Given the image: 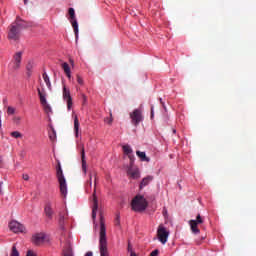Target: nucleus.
Here are the masks:
<instances>
[{"label": "nucleus", "mask_w": 256, "mask_h": 256, "mask_svg": "<svg viewBox=\"0 0 256 256\" xmlns=\"http://www.w3.org/2000/svg\"><path fill=\"white\" fill-rule=\"evenodd\" d=\"M34 26L35 24L33 22H27L21 19V17L17 16L15 21L12 22L8 27V39L10 41H19V39H21V31Z\"/></svg>", "instance_id": "1"}, {"label": "nucleus", "mask_w": 256, "mask_h": 256, "mask_svg": "<svg viewBox=\"0 0 256 256\" xmlns=\"http://www.w3.org/2000/svg\"><path fill=\"white\" fill-rule=\"evenodd\" d=\"M100 256H109L107 249V230L105 228V219L103 214H100V238H99Z\"/></svg>", "instance_id": "2"}, {"label": "nucleus", "mask_w": 256, "mask_h": 256, "mask_svg": "<svg viewBox=\"0 0 256 256\" xmlns=\"http://www.w3.org/2000/svg\"><path fill=\"white\" fill-rule=\"evenodd\" d=\"M132 211L136 213H143L147 207H149V202L141 194L136 195L131 201Z\"/></svg>", "instance_id": "3"}, {"label": "nucleus", "mask_w": 256, "mask_h": 256, "mask_svg": "<svg viewBox=\"0 0 256 256\" xmlns=\"http://www.w3.org/2000/svg\"><path fill=\"white\" fill-rule=\"evenodd\" d=\"M128 179L137 180L141 179V170L135 165V156H130V164L125 166Z\"/></svg>", "instance_id": "4"}, {"label": "nucleus", "mask_w": 256, "mask_h": 256, "mask_svg": "<svg viewBox=\"0 0 256 256\" xmlns=\"http://www.w3.org/2000/svg\"><path fill=\"white\" fill-rule=\"evenodd\" d=\"M56 177L60 185V192L67 193V180H65V175L63 174V168H61V162H57L56 166Z\"/></svg>", "instance_id": "5"}, {"label": "nucleus", "mask_w": 256, "mask_h": 256, "mask_svg": "<svg viewBox=\"0 0 256 256\" xmlns=\"http://www.w3.org/2000/svg\"><path fill=\"white\" fill-rule=\"evenodd\" d=\"M69 21L73 27L75 37H79V23H77V18L75 16V9L69 8L68 9Z\"/></svg>", "instance_id": "6"}, {"label": "nucleus", "mask_w": 256, "mask_h": 256, "mask_svg": "<svg viewBox=\"0 0 256 256\" xmlns=\"http://www.w3.org/2000/svg\"><path fill=\"white\" fill-rule=\"evenodd\" d=\"M130 119L132 125L137 127L139 123L143 122V112L140 109H135L133 112L130 113Z\"/></svg>", "instance_id": "7"}, {"label": "nucleus", "mask_w": 256, "mask_h": 256, "mask_svg": "<svg viewBox=\"0 0 256 256\" xmlns=\"http://www.w3.org/2000/svg\"><path fill=\"white\" fill-rule=\"evenodd\" d=\"M203 223V218L201 217V214H198L196 217V220H190L189 225L192 233L194 235H199L201 233V230L197 227V225H201Z\"/></svg>", "instance_id": "8"}, {"label": "nucleus", "mask_w": 256, "mask_h": 256, "mask_svg": "<svg viewBox=\"0 0 256 256\" xmlns=\"http://www.w3.org/2000/svg\"><path fill=\"white\" fill-rule=\"evenodd\" d=\"M157 237L160 243H162V245H165V243H167V239H169V231H167V229L164 228L163 225H159L157 229Z\"/></svg>", "instance_id": "9"}, {"label": "nucleus", "mask_w": 256, "mask_h": 256, "mask_svg": "<svg viewBox=\"0 0 256 256\" xmlns=\"http://www.w3.org/2000/svg\"><path fill=\"white\" fill-rule=\"evenodd\" d=\"M62 95H63V99L67 103V109H68V111H70L71 107H73V98L71 97V91L65 85L63 86Z\"/></svg>", "instance_id": "10"}, {"label": "nucleus", "mask_w": 256, "mask_h": 256, "mask_svg": "<svg viewBox=\"0 0 256 256\" xmlns=\"http://www.w3.org/2000/svg\"><path fill=\"white\" fill-rule=\"evenodd\" d=\"M9 229L13 231V233H25V226L15 220L9 223Z\"/></svg>", "instance_id": "11"}, {"label": "nucleus", "mask_w": 256, "mask_h": 256, "mask_svg": "<svg viewBox=\"0 0 256 256\" xmlns=\"http://www.w3.org/2000/svg\"><path fill=\"white\" fill-rule=\"evenodd\" d=\"M22 57H23V53L22 52H17L14 55L13 61L10 64L13 71H17L18 69L21 68V59H22Z\"/></svg>", "instance_id": "12"}, {"label": "nucleus", "mask_w": 256, "mask_h": 256, "mask_svg": "<svg viewBox=\"0 0 256 256\" xmlns=\"http://www.w3.org/2000/svg\"><path fill=\"white\" fill-rule=\"evenodd\" d=\"M93 208H92V219L95 221L97 217V210L99 209V200L97 199V194L92 195L91 197Z\"/></svg>", "instance_id": "13"}, {"label": "nucleus", "mask_w": 256, "mask_h": 256, "mask_svg": "<svg viewBox=\"0 0 256 256\" xmlns=\"http://www.w3.org/2000/svg\"><path fill=\"white\" fill-rule=\"evenodd\" d=\"M33 243L34 245H43L45 243V234L38 233L33 236Z\"/></svg>", "instance_id": "14"}, {"label": "nucleus", "mask_w": 256, "mask_h": 256, "mask_svg": "<svg viewBox=\"0 0 256 256\" xmlns=\"http://www.w3.org/2000/svg\"><path fill=\"white\" fill-rule=\"evenodd\" d=\"M81 161H82V171L87 173V160H85V146L82 145L81 148Z\"/></svg>", "instance_id": "15"}, {"label": "nucleus", "mask_w": 256, "mask_h": 256, "mask_svg": "<svg viewBox=\"0 0 256 256\" xmlns=\"http://www.w3.org/2000/svg\"><path fill=\"white\" fill-rule=\"evenodd\" d=\"M66 219H67V210H63L59 214V225H60L61 229H64Z\"/></svg>", "instance_id": "16"}, {"label": "nucleus", "mask_w": 256, "mask_h": 256, "mask_svg": "<svg viewBox=\"0 0 256 256\" xmlns=\"http://www.w3.org/2000/svg\"><path fill=\"white\" fill-rule=\"evenodd\" d=\"M122 149H123L124 155H127V156H128V159L131 160V157H135V155L132 154V153H133V149L131 148V146H129V145H124V146L122 147Z\"/></svg>", "instance_id": "17"}, {"label": "nucleus", "mask_w": 256, "mask_h": 256, "mask_svg": "<svg viewBox=\"0 0 256 256\" xmlns=\"http://www.w3.org/2000/svg\"><path fill=\"white\" fill-rule=\"evenodd\" d=\"M151 181H153V176H146L142 179V181L140 182V189H143L144 187H147V185H149V183H151Z\"/></svg>", "instance_id": "18"}, {"label": "nucleus", "mask_w": 256, "mask_h": 256, "mask_svg": "<svg viewBox=\"0 0 256 256\" xmlns=\"http://www.w3.org/2000/svg\"><path fill=\"white\" fill-rule=\"evenodd\" d=\"M35 67V62L33 61H29L26 65V74L28 77H31V75L33 74V69Z\"/></svg>", "instance_id": "19"}, {"label": "nucleus", "mask_w": 256, "mask_h": 256, "mask_svg": "<svg viewBox=\"0 0 256 256\" xmlns=\"http://www.w3.org/2000/svg\"><path fill=\"white\" fill-rule=\"evenodd\" d=\"M44 212L46 217L49 219H53V208L51 207V204H47L44 208Z\"/></svg>", "instance_id": "20"}, {"label": "nucleus", "mask_w": 256, "mask_h": 256, "mask_svg": "<svg viewBox=\"0 0 256 256\" xmlns=\"http://www.w3.org/2000/svg\"><path fill=\"white\" fill-rule=\"evenodd\" d=\"M74 117V132L76 137H79V118L76 114H73Z\"/></svg>", "instance_id": "21"}, {"label": "nucleus", "mask_w": 256, "mask_h": 256, "mask_svg": "<svg viewBox=\"0 0 256 256\" xmlns=\"http://www.w3.org/2000/svg\"><path fill=\"white\" fill-rule=\"evenodd\" d=\"M62 69L64 70V73L68 77V79H71V68L69 67V64L67 62H64L62 64Z\"/></svg>", "instance_id": "22"}, {"label": "nucleus", "mask_w": 256, "mask_h": 256, "mask_svg": "<svg viewBox=\"0 0 256 256\" xmlns=\"http://www.w3.org/2000/svg\"><path fill=\"white\" fill-rule=\"evenodd\" d=\"M37 91H38V95L40 97L41 105H45V103H47V98L45 97V92L43 90L41 91L40 88H38Z\"/></svg>", "instance_id": "23"}, {"label": "nucleus", "mask_w": 256, "mask_h": 256, "mask_svg": "<svg viewBox=\"0 0 256 256\" xmlns=\"http://www.w3.org/2000/svg\"><path fill=\"white\" fill-rule=\"evenodd\" d=\"M136 155H137V157H139V159L141 161H146V163H149L150 159L147 157L145 152L136 151Z\"/></svg>", "instance_id": "24"}, {"label": "nucleus", "mask_w": 256, "mask_h": 256, "mask_svg": "<svg viewBox=\"0 0 256 256\" xmlns=\"http://www.w3.org/2000/svg\"><path fill=\"white\" fill-rule=\"evenodd\" d=\"M42 77H43L44 82L46 83V86L48 87L49 91H51V89H52L51 80L49 79V75H47V72H44L42 74Z\"/></svg>", "instance_id": "25"}, {"label": "nucleus", "mask_w": 256, "mask_h": 256, "mask_svg": "<svg viewBox=\"0 0 256 256\" xmlns=\"http://www.w3.org/2000/svg\"><path fill=\"white\" fill-rule=\"evenodd\" d=\"M10 135L11 137H14V139H21V137H23V134L19 131H13Z\"/></svg>", "instance_id": "26"}, {"label": "nucleus", "mask_w": 256, "mask_h": 256, "mask_svg": "<svg viewBox=\"0 0 256 256\" xmlns=\"http://www.w3.org/2000/svg\"><path fill=\"white\" fill-rule=\"evenodd\" d=\"M10 256H20L19 255V250H17V246H15V244L12 246Z\"/></svg>", "instance_id": "27"}, {"label": "nucleus", "mask_w": 256, "mask_h": 256, "mask_svg": "<svg viewBox=\"0 0 256 256\" xmlns=\"http://www.w3.org/2000/svg\"><path fill=\"white\" fill-rule=\"evenodd\" d=\"M49 139L52 141H55V139H57V133L55 132V129H52V131L49 132Z\"/></svg>", "instance_id": "28"}, {"label": "nucleus", "mask_w": 256, "mask_h": 256, "mask_svg": "<svg viewBox=\"0 0 256 256\" xmlns=\"http://www.w3.org/2000/svg\"><path fill=\"white\" fill-rule=\"evenodd\" d=\"M42 107L45 113H51V106L47 102L45 104H42Z\"/></svg>", "instance_id": "29"}, {"label": "nucleus", "mask_w": 256, "mask_h": 256, "mask_svg": "<svg viewBox=\"0 0 256 256\" xmlns=\"http://www.w3.org/2000/svg\"><path fill=\"white\" fill-rule=\"evenodd\" d=\"M105 123L111 125L113 123V114L110 112V118H105Z\"/></svg>", "instance_id": "30"}, {"label": "nucleus", "mask_w": 256, "mask_h": 256, "mask_svg": "<svg viewBox=\"0 0 256 256\" xmlns=\"http://www.w3.org/2000/svg\"><path fill=\"white\" fill-rule=\"evenodd\" d=\"M7 113H8V115H15V108L9 106L7 108Z\"/></svg>", "instance_id": "31"}, {"label": "nucleus", "mask_w": 256, "mask_h": 256, "mask_svg": "<svg viewBox=\"0 0 256 256\" xmlns=\"http://www.w3.org/2000/svg\"><path fill=\"white\" fill-rule=\"evenodd\" d=\"M115 225L119 227L121 225V216L117 215L115 219Z\"/></svg>", "instance_id": "32"}, {"label": "nucleus", "mask_w": 256, "mask_h": 256, "mask_svg": "<svg viewBox=\"0 0 256 256\" xmlns=\"http://www.w3.org/2000/svg\"><path fill=\"white\" fill-rule=\"evenodd\" d=\"M77 83L79 85H83V78H81V76L77 75Z\"/></svg>", "instance_id": "33"}, {"label": "nucleus", "mask_w": 256, "mask_h": 256, "mask_svg": "<svg viewBox=\"0 0 256 256\" xmlns=\"http://www.w3.org/2000/svg\"><path fill=\"white\" fill-rule=\"evenodd\" d=\"M150 255H151V256H157V255H159V250L156 249V250L152 251Z\"/></svg>", "instance_id": "34"}, {"label": "nucleus", "mask_w": 256, "mask_h": 256, "mask_svg": "<svg viewBox=\"0 0 256 256\" xmlns=\"http://www.w3.org/2000/svg\"><path fill=\"white\" fill-rule=\"evenodd\" d=\"M22 178L24 181H29V174H23Z\"/></svg>", "instance_id": "35"}, {"label": "nucleus", "mask_w": 256, "mask_h": 256, "mask_svg": "<svg viewBox=\"0 0 256 256\" xmlns=\"http://www.w3.org/2000/svg\"><path fill=\"white\" fill-rule=\"evenodd\" d=\"M85 256H93V252L89 251L85 254Z\"/></svg>", "instance_id": "36"}, {"label": "nucleus", "mask_w": 256, "mask_h": 256, "mask_svg": "<svg viewBox=\"0 0 256 256\" xmlns=\"http://www.w3.org/2000/svg\"><path fill=\"white\" fill-rule=\"evenodd\" d=\"M128 251H130V255H131V252L133 251L131 250V244H128Z\"/></svg>", "instance_id": "37"}, {"label": "nucleus", "mask_w": 256, "mask_h": 256, "mask_svg": "<svg viewBox=\"0 0 256 256\" xmlns=\"http://www.w3.org/2000/svg\"><path fill=\"white\" fill-rule=\"evenodd\" d=\"M84 101H87V96H85V94L82 95Z\"/></svg>", "instance_id": "38"}, {"label": "nucleus", "mask_w": 256, "mask_h": 256, "mask_svg": "<svg viewBox=\"0 0 256 256\" xmlns=\"http://www.w3.org/2000/svg\"><path fill=\"white\" fill-rule=\"evenodd\" d=\"M154 113H153V106L151 107V117H153Z\"/></svg>", "instance_id": "39"}, {"label": "nucleus", "mask_w": 256, "mask_h": 256, "mask_svg": "<svg viewBox=\"0 0 256 256\" xmlns=\"http://www.w3.org/2000/svg\"><path fill=\"white\" fill-rule=\"evenodd\" d=\"M94 179H95V181H97V174L96 173H94Z\"/></svg>", "instance_id": "40"}, {"label": "nucleus", "mask_w": 256, "mask_h": 256, "mask_svg": "<svg viewBox=\"0 0 256 256\" xmlns=\"http://www.w3.org/2000/svg\"><path fill=\"white\" fill-rule=\"evenodd\" d=\"M27 1H29V0H24L25 5H27Z\"/></svg>", "instance_id": "41"}, {"label": "nucleus", "mask_w": 256, "mask_h": 256, "mask_svg": "<svg viewBox=\"0 0 256 256\" xmlns=\"http://www.w3.org/2000/svg\"><path fill=\"white\" fill-rule=\"evenodd\" d=\"M64 256H71V254H65Z\"/></svg>", "instance_id": "42"}, {"label": "nucleus", "mask_w": 256, "mask_h": 256, "mask_svg": "<svg viewBox=\"0 0 256 256\" xmlns=\"http://www.w3.org/2000/svg\"><path fill=\"white\" fill-rule=\"evenodd\" d=\"M67 197V194H64V198Z\"/></svg>", "instance_id": "43"}, {"label": "nucleus", "mask_w": 256, "mask_h": 256, "mask_svg": "<svg viewBox=\"0 0 256 256\" xmlns=\"http://www.w3.org/2000/svg\"><path fill=\"white\" fill-rule=\"evenodd\" d=\"M1 161H2V158L0 157V163H1Z\"/></svg>", "instance_id": "44"}, {"label": "nucleus", "mask_w": 256, "mask_h": 256, "mask_svg": "<svg viewBox=\"0 0 256 256\" xmlns=\"http://www.w3.org/2000/svg\"><path fill=\"white\" fill-rule=\"evenodd\" d=\"M0 193H1V184H0Z\"/></svg>", "instance_id": "45"}]
</instances>
